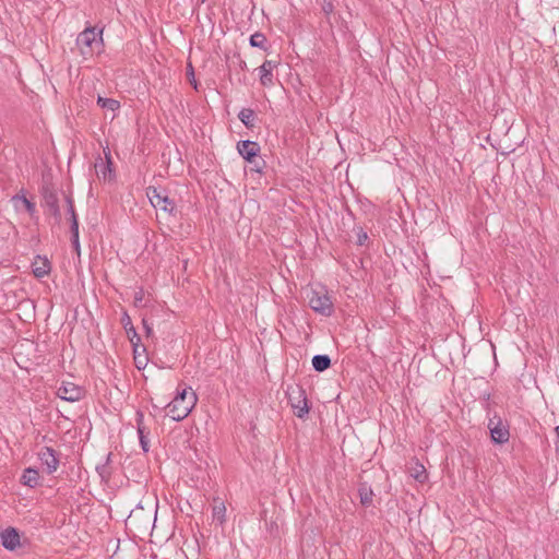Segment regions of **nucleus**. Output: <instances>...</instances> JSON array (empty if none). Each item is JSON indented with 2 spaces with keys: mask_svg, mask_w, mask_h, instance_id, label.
<instances>
[{
  "mask_svg": "<svg viewBox=\"0 0 559 559\" xmlns=\"http://www.w3.org/2000/svg\"><path fill=\"white\" fill-rule=\"evenodd\" d=\"M188 390L191 389L183 388L178 390L177 395L167 405V415L176 421L185 419L197 404V394L192 391L188 392Z\"/></svg>",
  "mask_w": 559,
  "mask_h": 559,
  "instance_id": "1",
  "label": "nucleus"
},
{
  "mask_svg": "<svg viewBox=\"0 0 559 559\" xmlns=\"http://www.w3.org/2000/svg\"><path fill=\"white\" fill-rule=\"evenodd\" d=\"M105 157H106V162L100 159V163L95 165L96 174L98 177H102L104 180H110L114 175L110 153L105 152Z\"/></svg>",
  "mask_w": 559,
  "mask_h": 559,
  "instance_id": "15",
  "label": "nucleus"
},
{
  "mask_svg": "<svg viewBox=\"0 0 559 559\" xmlns=\"http://www.w3.org/2000/svg\"><path fill=\"white\" fill-rule=\"evenodd\" d=\"M187 78L190 84L193 86V88L198 91V82L194 78V70L191 63H189L187 67Z\"/></svg>",
  "mask_w": 559,
  "mask_h": 559,
  "instance_id": "27",
  "label": "nucleus"
},
{
  "mask_svg": "<svg viewBox=\"0 0 559 559\" xmlns=\"http://www.w3.org/2000/svg\"><path fill=\"white\" fill-rule=\"evenodd\" d=\"M50 269V262L46 258H38V260L33 263V274L37 278H43L48 275Z\"/></svg>",
  "mask_w": 559,
  "mask_h": 559,
  "instance_id": "16",
  "label": "nucleus"
},
{
  "mask_svg": "<svg viewBox=\"0 0 559 559\" xmlns=\"http://www.w3.org/2000/svg\"><path fill=\"white\" fill-rule=\"evenodd\" d=\"M490 397H491L490 393H486L483 396V407L487 412L488 415L490 414Z\"/></svg>",
  "mask_w": 559,
  "mask_h": 559,
  "instance_id": "30",
  "label": "nucleus"
},
{
  "mask_svg": "<svg viewBox=\"0 0 559 559\" xmlns=\"http://www.w3.org/2000/svg\"><path fill=\"white\" fill-rule=\"evenodd\" d=\"M96 471L102 477V479H109L111 476V469L107 463H104L102 465L96 466Z\"/></svg>",
  "mask_w": 559,
  "mask_h": 559,
  "instance_id": "26",
  "label": "nucleus"
},
{
  "mask_svg": "<svg viewBox=\"0 0 559 559\" xmlns=\"http://www.w3.org/2000/svg\"><path fill=\"white\" fill-rule=\"evenodd\" d=\"M38 457L43 465L46 466L48 474H52L58 469L59 459L57 452L51 447H44L38 452Z\"/></svg>",
  "mask_w": 559,
  "mask_h": 559,
  "instance_id": "10",
  "label": "nucleus"
},
{
  "mask_svg": "<svg viewBox=\"0 0 559 559\" xmlns=\"http://www.w3.org/2000/svg\"><path fill=\"white\" fill-rule=\"evenodd\" d=\"M143 300H144V290H143V288L140 287L134 292V306L142 307Z\"/></svg>",
  "mask_w": 559,
  "mask_h": 559,
  "instance_id": "28",
  "label": "nucleus"
},
{
  "mask_svg": "<svg viewBox=\"0 0 559 559\" xmlns=\"http://www.w3.org/2000/svg\"><path fill=\"white\" fill-rule=\"evenodd\" d=\"M135 361H136V367L140 369V368H141V366H140L141 360H136V359H135Z\"/></svg>",
  "mask_w": 559,
  "mask_h": 559,
  "instance_id": "35",
  "label": "nucleus"
},
{
  "mask_svg": "<svg viewBox=\"0 0 559 559\" xmlns=\"http://www.w3.org/2000/svg\"><path fill=\"white\" fill-rule=\"evenodd\" d=\"M57 395L67 402H78L85 395V390L72 382L62 381L57 390Z\"/></svg>",
  "mask_w": 559,
  "mask_h": 559,
  "instance_id": "8",
  "label": "nucleus"
},
{
  "mask_svg": "<svg viewBox=\"0 0 559 559\" xmlns=\"http://www.w3.org/2000/svg\"><path fill=\"white\" fill-rule=\"evenodd\" d=\"M239 120L248 129H252L255 126V112L251 108H242L238 114Z\"/></svg>",
  "mask_w": 559,
  "mask_h": 559,
  "instance_id": "19",
  "label": "nucleus"
},
{
  "mask_svg": "<svg viewBox=\"0 0 559 559\" xmlns=\"http://www.w3.org/2000/svg\"><path fill=\"white\" fill-rule=\"evenodd\" d=\"M97 105L105 110L116 111L120 108V103L114 98L103 96L97 97Z\"/></svg>",
  "mask_w": 559,
  "mask_h": 559,
  "instance_id": "21",
  "label": "nucleus"
},
{
  "mask_svg": "<svg viewBox=\"0 0 559 559\" xmlns=\"http://www.w3.org/2000/svg\"><path fill=\"white\" fill-rule=\"evenodd\" d=\"M142 324H143L144 331L146 333V336H151L153 334L152 324L145 318L142 319Z\"/></svg>",
  "mask_w": 559,
  "mask_h": 559,
  "instance_id": "33",
  "label": "nucleus"
},
{
  "mask_svg": "<svg viewBox=\"0 0 559 559\" xmlns=\"http://www.w3.org/2000/svg\"><path fill=\"white\" fill-rule=\"evenodd\" d=\"M0 543L5 549L15 550L21 545L19 531L14 527H7L0 533Z\"/></svg>",
  "mask_w": 559,
  "mask_h": 559,
  "instance_id": "11",
  "label": "nucleus"
},
{
  "mask_svg": "<svg viewBox=\"0 0 559 559\" xmlns=\"http://www.w3.org/2000/svg\"><path fill=\"white\" fill-rule=\"evenodd\" d=\"M286 395L294 415L301 419L305 418L310 409L306 390L299 384H290L287 386Z\"/></svg>",
  "mask_w": 559,
  "mask_h": 559,
  "instance_id": "4",
  "label": "nucleus"
},
{
  "mask_svg": "<svg viewBox=\"0 0 559 559\" xmlns=\"http://www.w3.org/2000/svg\"><path fill=\"white\" fill-rule=\"evenodd\" d=\"M111 455H112L111 453H108V454L106 455L105 463H107V465H109V463H110Z\"/></svg>",
  "mask_w": 559,
  "mask_h": 559,
  "instance_id": "34",
  "label": "nucleus"
},
{
  "mask_svg": "<svg viewBox=\"0 0 559 559\" xmlns=\"http://www.w3.org/2000/svg\"><path fill=\"white\" fill-rule=\"evenodd\" d=\"M358 495L360 498V503L365 507H369L373 501V491L371 487L367 483H362L359 485Z\"/></svg>",
  "mask_w": 559,
  "mask_h": 559,
  "instance_id": "18",
  "label": "nucleus"
},
{
  "mask_svg": "<svg viewBox=\"0 0 559 559\" xmlns=\"http://www.w3.org/2000/svg\"><path fill=\"white\" fill-rule=\"evenodd\" d=\"M413 476L415 479L423 483L427 477L425 467L423 465H418V469H416V473Z\"/></svg>",
  "mask_w": 559,
  "mask_h": 559,
  "instance_id": "29",
  "label": "nucleus"
},
{
  "mask_svg": "<svg viewBox=\"0 0 559 559\" xmlns=\"http://www.w3.org/2000/svg\"><path fill=\"white\" fill-rule=\"evenodd\" d=\"M120 321H121V324L128 335L129 341L133 345L134 352H136L141 338H140L135 328L133 326L132 320L127 311L122 312Z\"/></svg>",
  "mask_w": 559,
  "mask_h": 559,
  "instance_id": "12",
  "label": "nucleus"
},
{
  "mask_svg": "<svg viewBox=\"0 0 559 559\" xmlns=\"http://www.w3.org/2000/svg\"><path fill=\"white\" fill-rule=\"evenodd\" d=\"M76 46L85 59L99 52L103 46V29L97 32L94 26L86 27L78 35Z\"/></svg>",
  "mask_w": 559,
  "mask_h": 559,
  "instance_id": "2",
  "label": "nucleus"
},
{
  "mask_svg": "<svg viewBox=\"0 0 559 559\" xmlns=\"http://www.w3.org/2000/svg\"><path fill=\"white\" fill-rule=\"evenodd\" d=\"M70 231H71V242H72L73 249L80 255L81 248H80V241H79V221H78V217H73L72 223H71V227H70Z\"/></svg>",
  "mask_w": 559,
  "mask_h": 559,
  "instance_id": "22",
  "label": "nucleus"
},
{
  "mask_svg": "<svg viewBox=\"0 0 559 559\" xmlns=\"http://www.w3.org/2000/svg\"><path fill=\"white\" fill-rule=\"evenodd\" d=\"M266 37L263 33L257 32L250 36V45L266 50Z\"/></svg>",
  "mask_w": 559,
  "mask_h": 559,
  "instance_id": "23",
  "label": "nucleus"
},
{
  "mask_svg": "<svg viewBox=\"0 0 559 559\" xmlns=\"http://www.w3.org/2000/svg\"><path fill=\"white\" fill-rule=\"evenodd\" d=\"M12 202L15 205L17 204V202H21L29 214H33L35 212V204L31 202L25 195L15 194L12 198Z\"/></svg>",
  "mask_w": 559,
  "mask_h": 559,
  "instance_id": "24",
  "label": "nucleus"
},
{
  "mask_svg": "<svg viewBox=\"0 0 559 559\" xmlns=\"http://www.w3.org/2000/svg\"><path fill=\"white\" fill-rule=\"evenodd\" d=\"M368 239V235L366 231H364L362 229H360L357 234V243L359 246H364L366 243Z\"/></svg>",
  "mask_w": 559,
  "mask_h": 559,
  "instance_id": "32",
  "label": "nucleus"
},
{
  "mask_svg": "<svg viewBox=\"0 0 559 559\" xmlns=\"http://www.w3.org/2000/svg\"><path fill=\"white\" fill-rule=\"evenodd\" d=\"M144 416L141 412L136 413V430L139 435L140 445L144 452L150 450L148 431L143 423Z\"/></svg>",
  "mask_w": 559,
  "mask_h": 559,
  "instance_id": "13",
  "label": "nucleus"
},
{
  "mask_svg": "<svg viewBox=\"0 0 559 559\" xmlns=\"http://www.w3.org/2000/svg\"><path fill=\"white\" fill-rule=\"evenodd\" d=\"M238 153L243 159L254 165L257 171H261L264 160H258L260 145L255 141L242 140L237 143Z\"/></svg>",
  "mask_w": 559,
  "mask_h": 559,
  "instance_id": "6",
  "label": "nucleus"
},
{
  "mask_svg": "<svg viewBox=\"0 0 559 559\" xmlns=\"http://www.w3.org/2000/svg\"><path fill=\"white\" fill-rule=\"evenodd\" d=\"M225 514H226V507L223 502H219L218 504L214 506L213 508V519L218 521L221 524L225 522Z\"/></svg>",
  "mask_w": 559,
  "mask_h": 559,
  "instance_id": "25",
  "label": "nucleus"
},
{
  "mask_svg": "<svg viewBox=\"0 0 559 559\" xmlns=\"http://www.w3.org/2000/svg\"><path fill=\"white\" fill-rule=\"evenodd\" d=\"M21 480L23 485L35 488L39 484L38 471L32 467L24 469Z\"/></svg>",
  "mask_w": 559,
  "mask_h": 559,
  "instance_id": "17",
  "label": "nucleus"
},
{
  "mask_svg": "<svg viewBox=\"0 0 559 559\" xmlns=\"http://www.w3.org/2000/svg\"><path fill=\"white\" fill-rule=\"evenodd\" d=\"M276 67V62L272 60H265L260 67V82L263 86H270L273 84V69Z\"/></svg>",
  "mask_w": 559,
  "mask_h": 559,
  "instance_id": "14",
  "label": "nucleus"
},
{
  "mask_svg": "<svg viewBox=\"0 0 559 559\" xmlns=\"http://www.w3.org/2000/svg\"><path fill=\"white\" fill-rule=\"evenodd\" d=\"M66 201H67V204H68V212L71 215V221H72L73 217H76V214H75V211H74V204H73V201H72V199L70 197H66Z\"/></svg>",
  "mask_w": 559,
  "mask_h": 559,
  "instance_id": "31",
  "label": "nucleus"
},
{
  "mask_svg": "<svg viewBox=\"0 0 559 559\" xmlns=\"http://www.w3.org/2000/svg\"><path fill=\"white\" fill-rule=\"evenodd\" d=\"M487 427L490 431L492 442L497 444H503L509 441V425L504 423L502 418L496 413L492 417H489Z\"/></svg>",
  "mask_w": 559,
  "mask_h": 559,
  "instance_id": "5",
  "label": "nucleus"
},
{
  "mask_svg": "<svg viewBox=\"0 0 559 559\" xmlns=\"http://www.w3.org/2000/svg\"><path fill=\"white\" fill-rule=\"evenodd\" d=\"M331 366V358L328 355H316L312 358V367L318 372H323Z\"/></svg>",
  "mask_w": 559,
  "mask_h": 559,
  "instance_id": "20",
  "label": "nucleus"
},
{
  "mask_svg": "<svg viewBox=\"0 0 559 559\" xmlns=\"http://www.w3.org/2000/svg\"><path fill=\"white\" fill-rule=\"evenodd\" d=\"M43 197V206H45L48 212L56 218H61L60 207H59V199L57 191L50 185H44L40 190Z\"/></svg>",
  "mask_w": 559,
  "mask_h": 559,
  "instance_id": "7",
  "label": "nucleus"
},
{
  "mask_svg": "<svg viewBox=\"0 0 559 559\" xmlns=\"http://www.w3.org/2000/svg\"><path fill=\"white\" fill-rule=\"evenodd\" d=\"M147 197L155 209H160L165 212L173 213L175 203L167 195L162 194L156 188H148Z\"/></svg>",
  "mask_w": 559,
  "mask_h": 559,
  "instance_id": "9",
  "label": "nucleus"
},
{
  "mask_svg": "<svg viewBox=\"0 0 559 559\" xmlns=\"http://www.w3.org/2000/svg\"><path fill=\"white\" fill-rule=\"evenodd\" d=\"M309 307L317 313L330 317L333 313V302L329 296V293L324 286L311 288L308 294Z\"/></svg>",
  "mask_w": 559,
  "mask_h": 559,
  "instance_id": "3",
  "label": "nucleus"
}]
</instances>
